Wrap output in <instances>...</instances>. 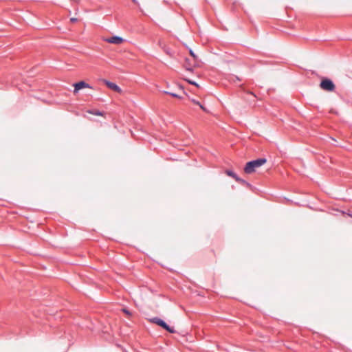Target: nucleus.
Here are the masks:
<instances>
[{
	"label": "nucleus",
	"mask_w": 352,
	"mask_h": 352,
	"mask_svg": "<svg viewBox=\"0 0 352 352\" xmlns=\"http://www.w3.org/2000/svg\"><path fill=\"white\" fill-rule=\"evenodd\" d=\"M266 162L267 160L265 158H258L250 161L245 164L244 172L247 174H251L255 171L256 168L263 166Z\"/></svg>",
	"instance_id": "1"
},
{
	"label": "nucleus",
	"mask_w": 352,
	"mask_h": 352,
	"mask_svg": "<svg viewBox=\"0 0 352 352\" xmlns=\"http://www.w3.org/2000/svg\"><path fill=\"white\" fill-rule=\"evenodd\" d=\"M149 321L152 323L157 324L158 326L161 327L162 328L166 330L169 333H174L175 332V330L174 329L173 327H170L162 319L158 317L152 318L149 319Z\"/></svg>",
	"instance_id": "2"
},
{
	"label": "nucleus",
	"mask_w": 352,
	"mask_h": 352,
	"mask_svg": "<svg viewBox=\"0 0 352 352\" xmlns=\"http://www.w3.org/2000/svg\"><path fill=\"white\" fill-rule=\"evenodd\" d=\"M320 87L322 89L327 91H333L336 89V85L333 82L327 78H325L321 80Z\"/></svg>",
	"instance_id": "3"
},
{
	"label": "nucleus",
	"mask_w": 352,
	"mask_h": 352,
	"mask_svg": "<svg viewBox=\"0 0 352 352\" xmlns=\"http://www.w3.org/2000/svg\"><path fill=\"white\" fill-rule=\"evenodd\" d=\"M104 41L109 43L119 45L124 41V39L118 36H113L111 37L104 38Z\"/></svg>",
	"instance_id": "4"
},
{
	"label": "nucleus",
	"mask_w": 352,
	"mask_h": 352,
	"mask_svg": "<svg viewBox=\"0 0 352 352\" xmlns=\"http://www.w3.org/2000/svg\"><path fill=\"white\" fill-rule=\"evenodd\" d=\"M74 93H77L80 89H81L82 88H91V87L89 84L86 83L85 81H80L76 83H74Z\"/></svg>",
	"instance_id": "5"
},
{
	"label": "nucleus",
	"mask_w": 352,
	"mask_h": 352,
	"mask_svg": "<svg viewBox=\"0 0 352 352\" xmlns=\"http://www.w3.org/2000/svg\"><path fill=\"white\" fill-rule=\"evenodd\" d=\"M105 85L111 89L116 91V92H121V89L120 88L119 86H118L116 84L112 82H110V81H108L107 80H104Z\"/></svg>",
	"instance_id": "6"
},
{
	"label": "nucleus",
	"mask_w": 352,
	"mask_h": 352,
	"mask_svg": "<svg viewBox=\"0 0 352 352\" xmlns=\"http://www.w3.org/2000/svg\"><path fill=\"white\" fill-rule=\"evenodd\" d=\"M226 173H227L228 175H229V176L233 177L234 179H235L236 181V180H241V178L237 176V175L235 173H234L232 170H226Z\"/></svg>",
	"instance_id": "7"
},
{
	"label": "nucleus",
	"mask_w": 352,
	"mask_h": 352,
	"mask_svg": "<svg viewBox=\"0 0 352 352\" xmlns=\"http://www.w3.org/2000/svg\"><path fill=\"white\" fill-rule=\"evenodd\" d=\"M164 93L165 94L170 95L171 96H173L174 98H182V97L180 96H179L178 94H175V93L171 92V91H164Z\"/></svg>",
	"instance_id": "8"
},
{
	"label": "nucleus",
	"mask_w": 352,
	"mask_h": 352,
	"mask_svg": "<svg viewBox=\"0 0 352 352\" xmlns=\"http://www.w3.org/2000/svg\"><path fill=\"white\" fill-rule=\"evenodd\" d=\"M236 182H238L241 183V184L245 185L249 188H250L252 186L250 183H248V182L245 181L243 179H241V180H236Z\"/></svg>",
	"instance_id": "9"
},
{
	"label": "nucleus",
	"mask_w": 352,
	"mask_h": 352,
	"mask_svg": "<svg viewBox=\"0 0 352 352\" xmlns=\"http://www.w3.org/2000/svg\"><path fill=\"white\" fill-rule=\"evenodd\" d=\"M89 113L95 115V116H102V113L98 110H91L88 111Z\"/></svg>",
	"instance_id": "10"
},
{
	"label": "nucleus",
	"mask_w": 352,
	"mask_h": 352,
	"mask_svg": "<svg viewBox=\"0 0 352 352\" xmlns=\"http://www.w3.org/2000/svg\"><path fill=\"white\" fill-rule=\"evenodd\" d=\"M122 311H123L124 313H125L126 314H127V315H131V312H130L128 309H126L124 308V309H122Z\"/></svg>",
	"instance_id": "11"
},
{
	"label": "nucleus",
	"mask_w": 352,
	"mask_h": 352,
	"mask_svg": "<svg viewBox=\"0 0 352 352\" xmlns=\"http://www.w3.org/2000/svg\"><path fill=\"white\" fill-rule=\"evenodd\" d=\"M188 82L191 84V85H195L196 87H199L198 84L197 82H195V81H191V80H188Z\"/></svg>",
	"instance_id": "12"
},
{
	"label": "nucleus",
	"mask_w": 352,
	"mask_h": 352,
	"mask_svg": "<svg viewBox=\"0 0 352 352\" xmlns=\"http://www.w3.org/2000/svg\"><path fill=\"white\" fill-rule=\"evenodd\" d=\"M192 102L193 103H195V104H197V105H199H199H200V104H201L199 101H197V100H195V99H192Z\"/></svg>",
	"instance_id": "13"
},
{
	"label": "nucleus",
	"mask_w": 352,
	"mask_h": 352,
	"mask_svg": "<svg viewBox=\"0 0 352 352\" xmlns=\"http://www.w3.org/2000/svg\"><path fill=\"white\" fill-rule=\"evenodd\" d=\"M190 55L194 58H196V55L195 54V53L192 52V50H190Z\"/></svg>",
	"instance_id": "14"
},
{
	"label": "nucleus",
	"mask_w": 352,
	"mask_h": 352,
	"mask_svg": "<svg viewBox=\"0 0 352 352\" xmlns=\"http://www.w3.org/2000/svg\"><path fill=\"white\" fill-rule=\"evenodd\" d=\"M77 20H78V19H77L76 18H71V19H70V21H71V22H72V23H74V22H76V21H77Z\"/></svg>",
	"instance_id": "15"
},
{
	"label": "nucleus",
	"mask_w": 352,
	"mask_h": 352,
	"mask_svg": "<svg viewBox=\"0 0 352 352\" xmlns=\"http://www.w3.org/2000/svg\"><path fill=\"white\" fill-rule=\"evenodd\" d=\"M199 107H200V108H201V109H203L204 111H206V108H205L202 104H200Z\"/></svg>",
	"instance_id": "16"
},
{
	"label": "nucleus",
	"mask_w": 352,
	"mask_h": 352,
	"mask_svg": "<svg viewBox=\"0 0 352 352\" xmlns=\"http://www.w3.org/2000/svg\"><path fill=\"white\" fill-rule=\"evenodd\" d=\"M199 107H200V108H201V109H203L204 111H206V108H205L202 104H200Z\"/></svg>",
	"instance_id": "17"
},
{
	"label": "nucleus",
	"mask_w": 352,
	"mask_h": 352,
	"mask_svg": "<svg viewBox=\"0 0 352 352\" xmlns=\"http://www.w3.org/2000/svg\"><path fill=\"white\" fill-rule=\"evenodd\" d=\"M232 80H234V78H235L236 80H240V79L237 76H232Z\"/></svg>",
	"instance_id": "18"
},
{
	"label": "nucleus",
	"mask_w": 352,
	"mask_h": 352,
	"mask_svg": "<svg viewBox=\"0 0 352 352\" xmlns=\"http://www.w3.org/2000/svg\"><path fill=\"white\" fill-rule=\"evenodd\" d=\"M179 89H183V87L182 86L179 87Z\"/></svg>",
	"instance_id": "19"
}]
</instances>
